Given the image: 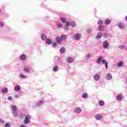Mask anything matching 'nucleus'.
Masks as SVG:
<instances>
[{
  "mask_svg": "<svg viewBox=\"0 0 127 127\" xmlns=\"http://www.w3.org/2000/svg\"><path fill=\"white\" fill-rule=\"evenodd\" d=\"M60 20H61L62 22H63V23H65L66 22V18H63V17H61L60 18Z\"/></svg>",
  "mask_w": 127,
  "mask_h": 127,
  "instance_id": "32",
  "label": "nucleus"
},
{
  "mask_svg": "<svg viewBox=\"0 0 127 127\" xmlns=\"http://www.w3.org/2000/svg\"><path fill=\"white\" fill-rule=\"evenodd\" d=\"M81 36L80 33H76L74 35V38L75 40H79L80 38H81Z\"/></svg>",
  "mask_w": 127,
  "mask_h": 127,
  "instance_id": "11",
  "label": "nucleus"
},
{
  "mask_svg": "<svg viewBox=\"0 0 127 127\" xmlns=\"http://www.w3.org/2000/svg\"><path fill=\"white\" fill-rule=\"evenodd\" d=\"M5 127H10V125H9V123H6V124L5 125Z\"/></svg>",
  "mask_w": 127,
  "mask_h": 127,
  "instance_id": "45",
  "label": "nucleus"
},
{
  "mask_svg": "<svg viewBox=\"0 0 127 127\" xmlns=\"http://www.w3.org/2000/svg\"><path fill=\"white\" fill-rule=\"evenodd\" d=\"M32 71V68L30 66H25L24 67V72L26 74H30Z\"/></svg>",
  "mask_w": 127,
  "mask_h": 127,
  "instance_id": "5",
  "label": "nucleus"
},
{
  "mask_svg": "<svg viewBox=\"0 0 127 127\" xmlns=\"http://www.w3.org/2000/svg\"><path fill=\"white\" fill-rule=\"evenodd\" d=\"M93 79L94 80V81H96V82H98V81H100V80H101V76L100 75V74L96 73L93 76Z\"/></svg>",
  "mask_w": 127,
  "mask_h": 127,
  "instance_id": "7",
  "label": "nucleus"
},
{
  "mask_svg": "<svg viewBox=\"0 0 127 127\" xmlns=\"http://www.w3.org/2000/svg\"><path fill=\"white\" fill-rule=\"evenodd\" d=\"M70 26L71 27H75L76 26V23L74 22H71L70 23Z\"/></svg>",
  "mask_w": 127,
  "mask_h": 127,
  "instance_id": "34",
  "label": "nucleus"
},
{
  "mask_svg": "<svg viewBox=\"0 0 127 127\" xmlns=\"http://www.w3.org/2000/svg\"><path fill=\"white\" fill-rule=\"evenodd\" d=\"M103 47L104 49H107L109 47V42L108 41H104L103 43Z\"/></svg>",
  "mask_w": 127,
  "mask_h": 127,
  "instance_id": "9",
  "label": "nucleus"
},
{
  "mask_svg": "<svg viewBox=\"0 0 127 127\" xmlns=\"http://www.w3.org/2000/svg\"><path fill=\"white\" fill-rule=\"evenodd\" d=\"M64 29L65 30H67V27H64Z\"/></svg>",
  "mask_w": 127,
  "mask_h": 127,
  "instance_id": "50",
  "label": "nucleus"
},
{
  "mask_svg": "<svg viewBox=\"0 0 127 127\" xmlns=\"http://www.w3.org/2000/svg\"><path fill=\"white\" fill-rule=\"evenodd\" d=\"M57 46V42H54L53 43V47L55 48Z\"/></svg>",
  "mask_w": 127,
  "mask_h": 127,
  "instance_id": "38",
  "label": "nucleus"
},
{
  "mask_svg": "<svg viewBox=\"0 0 127 127\" xmlns=\"http://www.w3.org/2000/svg\"><path fill=\"white\" fill-rule=\"evenodd\" d=\"M44 103H45V100H42V101H40L38 102H36L35 103H34L33 104V107H34L35 108L36 107H38L39 106H42V105L43 104H44Z\"/></svg>",
  "mask_w": 127,
  "mask_h": 127,
  "instance_id": "6",
  "label": "nucleus"
},
{
  "mask_svg": "<svg viewBox=\"0 0 127 127\" xmlns=\"http://www.w3.org/2000/svg\"><path fill=\"white\" fill-rule=\"evenodd\" d=\"M92 31H93V29H92L91 28H90L87 30V33H91V32H92Z\"/></svg>",
  "mask_w": 127,
  "mask_h": 127,
  "instance_id": "36",
  "label": "nucleus"
},
{
  "mask_svg": "<svg viewBox=\"0 0 127 127\" xmlns=\"http://www.w3.org/2000/svg\"><path fill=\"white\" fill-rule=\"evenodd\" d=\"M21 127H26L25 125H21Z\"/></svg>",
  "mask_w": 127,
  "mask_h": 127,
  "instance_id": "48",
  "label": "nucleus"
},
{
  "mask_svg": "<svg viewBox=\"0 0 127 127\" xmlns=\"http://www.w3.org/2000/svg\"><path fill=\"white\" fill-rule=\"evenodd\" d=\"M118 25V27L120 28V29H124L125 28V26L122 23H119Z\"/></svg>",
  "mask_w": 127,
  "mask_h": 127,
  "instance_id": "27",
  "label": "nucleus"
},
{
  "mask_svg": "<svg viewBox=\"0 0 127 127\" xmlns=\"http://www.w3.org/2000/svg\"><path fill=\"white\" fill-rule=\"evenodd\" d=\"M41 39L43 41H45V40L47 39V36H46L45 34H42L41 35Z\"/></svg>",
  "mask_w": 127,
  "mask_h": 127,
  "instance_id": "14",
  "label": "nucleus"
},
{
  "mask_svg": "<svg viewBox=\"0 0 127 127\" xmlns=\"http://www.w3.org/2000/svg\"><path fill=\"white\" fill-rule=\"evenodd\" d=\"M102 62L103 64H106V63H108L107 62V60H102Z\"/></svg>",
  "mask_w": 127,
  "mask_h": 127,
  "instance_id": "41",
  "label": "nucleus"
},
{
  "mask_svg": "<svg viewBox=\"0 0 127 127\" xmlns=\"http://www.w3.org/2000/svg\"><path fill=\"white\" fill-rule=\"evenodd\" d=\"M95 118L97 121H101L103 119V115L99 114H96L95 116Z\"/></svg>",
  "mask_w": 127,
  "mask_h": 127,
  "instance_id": "8",
  "label": "nucleus"
},
{
  "mask_svg": "<svg viewBox=\"0 0 127 127\" xmlns=\"http://www.w3.org/2000/svg\"><path fill=\"white\" fill-rule=\"evenodd\" d=\"M19 59L21 61H25L26 60V55L23 54L20 56Z\"/></svg>",
  "mask_w": 127,
  "mask_h": 127,
  "instance_id": "10",
  "label": "nucleus"
},
{
  "mask_svg": "<svg viewBox=\"0 0 127 127\" xmlns=\"http://www.w3.org/2000/svg\"><path fill=\"white\" fill-rule=\"evenodd\" d=\"M14 90L15 92H19L21 90V88L19 85H16L14 88Z\"/></svg>",
  "mask_w": 127,
  "mask_h": 127,
  "instance_id": "16",
  "label": "nucleus"
},
{
  "mask_svg": "<svg viewBox=\"0 0 127 127\" xmlns=\"http://www.w3.org/2000/svg\"><path fill=\"white\" fill-rule=\"evenodd\" d=\"M104 22H105V25H109L111 24V23L112 22L111 21V20H110L109 19H106L105 20Z\"/></svg>",
  "mask_w": 127,
  "mask_h": 127,
  "instance_id": "20",
  "label": "nucleus"
},
{
  "mask_svg": "<svg viewBox=\"0 0 127 127\" xmlns=\"http://www.w3.org/2000/svg\"><path fill=\"white\" fill-rule=\"evenodd\" d=\"M59 69V67H58V66L55 65V67H53V71L54 72H57Z\"/></svg>",
  "mask_w": 127,
  "mask_h": 127,
  "instance_id": "31",
  "label": "nucleus"
},
{
  "mask_svg": "<svg viewBox=\"0 0 127 127\" xmlns=\"http://www.w3.org/2000/svg\"><path fill=\"white\" fill-rule=\"evenodd\" d=\"M98 105L100 107H104V106H105V102H104L103 100H100L98 102Z\"/></svg>",
  "mask_w": 127,
  "mask_h": 127,
  "instance_id": "25",
  "label": "nucleus"
},
{
  "mask_svg": "<svg viewBox=\"0 0 127 127\" xmlns=\"http://www.w3.org/2000/svg\"><path fill=\"white\" fill-rule=\"evenodd\" d=\"M103 36L104 37H105V38H107V37L109 36V35H108V34L107 33H104Z\"/></svg>",
  "mask_w": 127,
  "mask_h": 127,
  "instance_id": "40",
  "label": "nucleus"
},
{
  "mask_svg": "<svg viewBox=\"0 0 127 127\" xmlns=\"http://www.w3.org/2000/svg\"><path fill=\"white\" fill-rule=\"evenodd\" d=\"M106 79H107V80H112V79H113V75H112V74L111 73H108L106 75Z\"/></svg>",
  "mask_w": 127,
  "mask_h": 127,
  "instance_id": "19",
  "label": "nucleus"
},
{
  "mask_svg": "<svg viewBox=\"0 0 127 127\" xmlns=\"http://www.w3.org/2000/svg\"><path fill=\"white\" fill-rule=\"evenodd\" d=\"M1 11V9H0V12Z\"/></svg>",
  "mask_w": 127,
  "mask_h": 127,
  "instance_id": "51",
  "label": "nucleus"
},
{
  "mask_svg": "<svg viewBox=\"0 0 127 127\" xmlns=\"http://www.w3.org/2000/svg\"><path fill=\"white\" fill-rule=\"evenodd\" d=\"M124 63L122 62H120L119 63L117 64V66L118 67H122V66H123Z\"/></svg>",
  "mask_w": 127,
  "mask_h": 127,
  "instance_id": "33",
  "label": "nucleus"
},
{
  "mask_svg": "<svg viewBox=\"0 0 127 127\" xmlns=\"http://www.w3.org/2000/svg\"><path fill=\"white\" fill-rule=\"evenodd\" d=\"M66 52V49L64 47H62L60 50V53L61 54H64Z\"/></svg>",
  "mask_w": 127,
  "mask_h": 127,
  "instance_id": "18",
  "label": "nucleus"
},
{
  "mask_svg": "<svg viewBox=\"0 0 127 127\" xmlns=\"http://www.w3.org/2000/svg\"><path fill=\"white\" fill-rule=\"evenodd\" d=\"M30 119H31V117L30 116V115H25V120L24 121L25 125H28V124H30Z\"/></svg>",
  "mask_w": 127,
  "mask_h": 127,
  "instance_id": "4",
  "label": "nucleus"
},
{
  "mask_svg": "<svg viewBox=\"0 0 127 127\" xmlns=\"http://www.w3.org/2000/svg\"><path fill=\"white\" fill-rule=\"evenodd\" d=\"M4 24L3 23L0 22V27H3Z\"/></svg>",
  "mask_w": 127,
  "mask_h": 127,
  "instance_id": "44",
  "label": "nucleus"
},
{
  "mask_svg": "<svg viewBox=\"0 0 127 127\" xmlns=\"http://www.w3.org/2000/svg\"><path fill=\"white\" fill-rule=\"evenodd\" d=\"M66 39H67V36L66 35H63L61 37H57L56 39L57 43L59 44H61L62 41H65Z\"/></svg>",
  "mask_w": 127,
  "mask_h": 127,
  "instance_id": "2",
  "label": "nucleus"
},
{
  "mask_svg": "<svg viewBox=\"0 0 127 127\" xmlns=\"http://www.w3.org/2000/svg\"><path fill=\"white\" fill-rule=\"evenodd\" d=\"M105 67L106 68V69H108V63L105 64Z\"/></svg>",
  "mask_w": 127,
  "mask_h": 127,
  "instance_id": "46",
  "label": "nucleus"
},
{
  "mask_svg": "<svg viewBox=\"0 0 127 127\" xmlns=\"http://www.w3.org/2000/svg\"><path fill=\"white\" fill-rule=\"evenodd\" d=\"M57 26L58 27H59V28H61L62 27H63V26L62 25V24H58Z\"/></svg>",
  "mask_w": 127,
  "mask_h": 127,
  "instance_id": "43",
  "label": "nucleus"
},
{
  "mask_svg": "<svg viewBox=\"0 0 127 127\" xmlns=\"http://www.w3.org/2000/svg\"><path fill=\"white\" fill-rule=\"evenodd\" d=\"M19 77L20 78H21V79H27L28 77L27 76L23 74H21L20 75H19Z\"/></svg>",
  "mask_w": 127,
  "mask_h": 127,
  "instance_id": "28",
  "label": "nucleus"
},
{
  "mask_svg": "<svg viewBox=\"0 0 127 127\" xmlns=\"http://www.w3.org/2000/svg\"><path fill=\"white\" fill-rule=\"evenodd\" d=\"M1 91L3 94H7L8 92V89L6 87H4L2 89Z\"/></svg>",
  "mask_w": 127,
  "mask_h": 127,
  "instance_id": "23",
  "label": "nucleus"
},
{
  "mask_svg": "<svg viewBox=\"0 0 127 127\" xmlns=\"http://www.w3.org/2000/svg\"><path fill=\"white\" fill-rule=\"evenodd\" d=\"M102 36H103V33L99 32L97 34L96 38V39H100V38H102Z\"/></svg>",
  "mask_w": 127,
  "mask_h": 127,
  "instance_id": "17",
  "label": "nucleus"
},
{
  "mask_svg": "<svg viewBox=\"0 0 127 127\" xmlns=\"http://www.w3.org/2000/svg\"><path fill=\"white\" fill-rule=\"evenodd\" d=\"M45 43L46 44H48V45H50V44H52V41L51 40V39L47 38L45 40Z\"/></svg>",
  "mask_w": 127,
  "mask_h": 127,
  "instance_id": "15",
  "label": "nucleus"
},
{
  "mask_svg": "<svg viewBox=\"0 0 127 127\" xmlns=\"http://www.w3.org/2000/svg\"><path fill=\"white\" fill-rule=\"evenodd\" d=\"M8 101H11L12 100V97L11 96H9L7 98Z\"/></svg>",
  "mask_w": 127,
  "mask_h": 127,
  "instance_id": "39",
  "label": "nucleus"
},
{
  "mask_svg": "<svg viewBox=\"0 0 127 127\" xmlns=\"http://www.w3.org/2000/svg\"><path fill=\"white\" fill-rule=\"evenodd\" d=\"M98 24V30L99 31H103L105 29V26L103 25V20H99L97 22Z\"/></svg>",
  "mask_w": 127,
  "mask_h": 127,
  "instance_id": "3",
  "label": "nucleus"
},
{
  "mask_svg": "<svg viewBox=\"0 0 127 127\" xmlns=\"http://www.w3.org/2000/svg\"><path fill=\"white\" fill-rule=\"evenodd\" d=\"M82 98H83V99H86V98H88V93H84L82 94Z\"/></svg>",
  "mask_w": 127,
  "mask_h": 127,
  "instance_id": "30",
  "label": "nucleus"
},
{
  "mask_svg": "<svg viewBox=\"0 0 127 127\" xmlns=\"http://www.w3.org/2000/svg\"><path fill=\"white\" fill-rule=\"evenodd\" d=\"M70 25V23L69 22H65V26H66L67 27H69Z\"/></svg>",
  "mask_w": 127,
  "mask_h": 127,
  "instance_id": "37",
  "label": "nucleus"
},
{
  "mask_svg": "<svg viewBox=\"0 0 127 127\" xmlns=\"http://www.w3.org/2000/svg\"><path fill=\"white\" fill-rule=\"evenodd\" d=\"M125 20H126L127 21V16H126L125 17Z\"/></svg>",
  "mask_w": 127,
  "mask_h": 127,
  "instance_id": "49",
  "label": "nucleus"
},
{
  "mask_svg": "<svg viewBox=\"0 0 127 127\" xmlns=\"http://www.w3.org/2000/svg\"><path fill=\"white\" fill-rule=\"evenodd\" d=\"M74 112L76 114H80V113H82V109L80 108L77 107L75 109Z\"/></svg>",
  "mask_w": 127,
  "mask_h": 127,
  "instance_id": "12",
  "label": "nucleus"
},
{
  "mask_svg": "<svg viewBox=\"0 0 127 127\" xmlns=\"http://www.w3.org/2000/svg\"><path fill=\"white\" fill-rule=\"evenodd\" d=\"M15 98H18V95H15Z\"/></svg>",
  "mask_w": 127,
  "mask_h": 127,
  "instance_id": "47",
  "label": "nucleus"
},
{
  "mask_svg": "<svg viewBox=\"0 0 127 127\" xmlns=\"http://www.w3.org/2000/svg\"><path fill=\"white\" fill-rule=\"evenodd\" d=\"M118 48L120 49L121 50H124L127 51V46L121 45L118 47Z\"/></svg>",
  "mask_w": 127,
  "mask_h": 127,
  "instance_id": "21",
  "label": "nucleus"
},
{
  "mask_svg": "<svg viewBox=\"0 0 127 127\" xmlns=\"http://www.w3.org/2000/svg\"><path fill=\"white\" fill-rule=\"evenodd\" d=\"M0 124H4V121L2 119H0Z\"/></svg>",
  "mask_w": 127,
  "mask_h": 127,
  "instance_id": "42",
  "label": "nucleus"
},
{
  "mask_svg": "<svg viewBox=\"0 0 127 127\" xmlns=\"http://www.w3.org/2000/svg\"><path fill=\"white\" fill-rule=\"evenodd\" d=\"M123 100V95L122 94H118L117 96V101L118 102H121Z\"/></svg>",
  "mask_w": 127,
  "mask_h": 127,
  "instance_id": "13",
  "label": "nucleus"
},
{
  "mask_svg": "<svg viewBox=\"0 0 127 127\" xmlns=\"http://www.w3.org/2000/svg\"><path fill=\"white\" fill-rule=\"evenodd\" d=\"M12 115L15 118L18 117V113H17V111H13L12 113Z\"/></svg>",
  "mask_w": 127,
  "mask_h": 127,
  "instance_id": "29",
  "label": "nucleus"
},
{
  "mask_svg": "<svg viewBox=\"0 0 127 127\" xmlns=\"http://www.w3.org/2000/svg\"><path fill=\"white\" fill-rule=\"evenodd\" d=\"M90 58H91V54H88L86 55L87 60H89V59H90Z\"/></svg>",
  "mask_w": 127,
  "mask_h": 127,
  "instance_id": "35",
  "label": "nucleus"
},
{
  "mask_svg": "<svg viewBox=\"0 0 127 127\" xmlns=\"http://www.w3.org/2000/svg\"><path fill=\"white\" fill-rule=\"evenodd\" d=\"M102 59H103V57H102V56L99 57L98 58L97 60L96 61V63H97V64H100V63H101L102 62Z\"/></svg>",
  "mask_w": 127,
  "mask_h": 127,
  "instance_id": "22",
  "label": "nucleus"
},
{
  "mask_svg": "<svg viewBox=\"0 0 127 127\" xmlns=\"http://www.w3.org/2000/svg\"><path fill=\"white\" fill-rule=\"evenodd\" d=\"M11 108L13 112H16L17 111V107H16L14 105H11Z\"/></svg>",
  "mask_w": 127,
  "mask_h": 127,
  "instance_id": "26",
  "label": "nucleus"
},
{
  "mask_svg": "<svg viewBox=\"0 0 127 127\" xmlns=\"http://www.w3.org/2000/svg\"><path fill=\"white\" fill-rule=\"evenodd\" d=\"M62 61V59L58 56L55 57L54 59V63L55 65H63V63Z\"/></svg>",
  "mask_w": 127,
  "mask_h": 127,
  "instance_id": "1",
  "label": "nucleus"
},
{
  "mask_svg": "<svg viewBox=\"0 0 127 127\" xmlns=\"http://www.w3.org/2000/svg\"><path fill=\"white\" fill-rule=\"evenodd\" d=\"M67 62L68 63H73V62H74V59L72 58L68 57L67 59Z\"/></svg>",
  "mask_w": 127,
  "mask_h": 127,
  "instance_id": "24",
  "label": "nucleus"
}]
</instances>
